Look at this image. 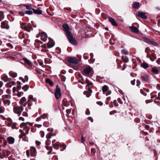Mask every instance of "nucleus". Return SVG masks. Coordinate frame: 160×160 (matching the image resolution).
I'll use <instances>...</instances> for the list:
<instances>
[{"label": "nucleus", "instance_id": "nucleus-34", "mask_svg": "<svg viewBox=\"0 0 160 160\" xmlns=\"http://www.w3.org/2000/svg\"><path fill=\"white\" fill-rule=\"evenodd\" d=\"M46 82L49 83V85L51 86L53 84V82L51 81L49 79H47L46 80Z\"/></svg>", "mask_w": 160, "mask_h": 160}, {"label": "nucleus", "instance_id": "nucleus-41", "mask_svg": "<svg viewBox=\"0 0 160 160\" xmlns=\"http://www.w3.org/2000/svg\"><path fill=\"white\" fill-rule=\"evenodd\" d=\"M157 99H159L160 100V92L158 93V97L156 99L154 100V102L156 103H158L159 101H156Z\"/></svg>", "mask_w": 160, "mask_h": 160}, {"label": "nucleus", "instance_id": "nucleus-50", "mask_svg": "<svg viewBox=\"0 0 160 160\" xmlns=\"http://www.w3.org/2000/svg\"><path fill=\"white\" fill-rule=\"evenodd\" d=\"M40 134L41 135L42 137L43 138L44 136V132L43 131H41L40 132Z\"/></svg>", "mask_w": 160, "mask_h": 160}, {"label": "nucleus", "instance_id": "nucleus-30", "mask_svg": "<svg viewBox=\"0 0 160 160\" xmlns=\"http://www.w3.org/2000/svg\"><path fill=\"white\" fill-rule=\"evenodd\" d=\"M45 148L47 150L49 151L47 152V154H50L52 152V148L48 146H46Z\"/></svg>", "mask_w": 160, "mask_h": 160}, {"label": "nucleus", "instance_id": "nucleus-47", "mask_svg": "<svg viewBox=\"0 0 160 160\" xmlns=\"http://www.w3.org/2000/svg\"><path fill=\"white\" fill-rule=\"evenodd\" d=\"M141 84V82L139 80H137L136 81V85L137 86L139 87V88H140L139 86Z\"/></svg>", "mask_w": 160, "mask_h": 160}, {"label": "nucleus", "instance_id": "nucleus-64", "mask_svg": "<svg viewBox=\"0 0 160 160\" xmlns=\"http://www.w3.org/2000/svg\"><path fill=\"white\" fill-rule=\"evenodd\" d=\"M86 113L87 115H89L90 114V112L89 111V109H87V112H86Z\"/></svg>", "mask_w": 160, "mask_h": 160}, {"label": "nucleus", "instance_id": "nucleus-53", "mask_svg": "<svg viewBox=\"0 0 160 160\" xmlns=\"http://www.w3.org/2000/svg\"><path fill=\"white\" fill-rule=\"evenodd\" d=\"M19 120L20 121H24V119L22 117H20L19 118Z\"/></svg>", "mask_w": 160, "mask_h": 160}, {"label": "nucleus", "instance_id": "nucleus-20", "mask_svg": "<svg viewBox=\"0 0 160 160\" xmlns=\"http://www.w3.org/2000/svg\"><path fill=\"white\" fill-rule=\"evenodd\" d=\"M108 19L109 20V21L114 26H117L118 24L114 20V19L112 18L109 17L108 18Z\"/></svg>", "mask_w": 160, "mask_h": 160}, {"label": "nucleus", "instance_id": "nucleus-52", "mask_svg": "<svg viewBox=\"0 0 160 160\" xmlns=\"http://www.w3.org/2000/svg\"><path fill=\"white\" fill-rule=\"evenodd\" d=\"M135 79H134L131 82V83L132 85H135Z\"/></svg>", "mask_w": 160, "mask_h": 160}, {"label": "nucleus", "instance_id": "nucleus-36", "mask_svg": "<svg viewBox=\"0 0 160 160\" xmlns=\"http://www.w3.org/2000/svg\"><path fill=\"white\" fill-rule=\"evenodd\" d=\"M5 108L3 106H0V113H2L4 112Z\"/></svg>", "mask_w": 160, "mask_h": 160}, {"label": "nucleus", "instance_id": "nucleus-26", "mask_svg": "<svg viewBox=\"0 0 160 160\" xmlns=\"http://www.w3.org/2000/svg\"><path fill=\"white\" fill-rule=\"evenodd\" d=\"M19 79L22 80V82H27L28 80V77L27 76H25L24 77V78L22 77H20L19 78Z\"/></svg>", "mask_w": 160, "mask_h": 160}, {"label": "nucleus", "instance_id": "nucleus-63", "mask_svg": "<svg viewBox=\"0 0 160 160\" xmlns=\"http://www.w3.org/2000/svg\"><path fill=\"white\" fill-rule=\"evenodd\" d=\"M152 57L154 59H155L156 58V56L154 53H152Z\"/></svg>", "mask_w": 160, "mask_h": 160}, {"label": "nucleus", "instance_id": "nucleus-45", "mask_svg": "<svg viewBox=\"0 0 160 160\" xmlns=\"http://www.w3.org/2000/svg\"><path fill=\"white\" fill-rule=\"evenodd\" d=\"M41 47L43 48L47 49V48H48L47 47V44H44L41 46Z\"/></svg>", "mask_w": 160, "mask_h": 160}, {"label": "nucleus", "instance_id": "nucleus-12", "mask_svg": "<svg viewBox=\"0 0 160 160\" xmlns=\"http://www.w3.org/2000/svg\"><path fill=\"white\" fill-rule=\"evenodd\" d=\"M1 27L2 28L9 29V25L4 21L2 22L1 23Z\"/></svg>", "mask_w": 160, "mask_h": 160}, {"label": "nucleus", "instance_id": "nucleus-7", "mask_svg": "<svg viewBox=\"0 0 160 160\" xmlns=\"http://www.w3.org/2000/svg\"><path fill=\"white\" fill-rule=\"evenodd\" d=\"M68 60L70 63L77 64L78 63V60L76 58L68 57Z\"/></svg>", "mask_w": 160, "mask_h": 160}, {"label": "nucleus", "instance_id": "nucleus-1", "mask_svg": "<svg viewBox=\"0 0 160 160\" xmlns=\"http://www.w3.org/2000/svg\"><path fill=\"white\" fill-rule=\"evenodd\" d=\"M62 27L66 32V35L69 42L74 45L77 44V42L73 37L72 33L69 31V28L68 25L65 24L63 25Z\"/></svg>", "mask_w": 160, "mask_h": 160}, {"label": "nucleus", "instance_id": "nucleus-14", "mask_svg": "<svg viewBox=\"0 0 160 160\" xmlns=\"http://www.w3.org/2000/svg\"><path fill=\"white\" fill-rule=\"evenodd\" d=\"M17 92H18L17 95L18 97H21L23 94V92L21 90V87H17Z\"/></svg>", "mask_w": 160, "mask_h": 160}, {"label": "nucleus", "instance_id": "nucleus-22", "mask_svg": "<svg viewBox=\"0 0 160 160\" xmlns=\"http://www.w3.org/2000/svg\"><path fill=\"white\" fill-rule=\"evenodd\" d=\"M34 13L36 14H42V11L40 10L39 9H37L35 10L34 9H32Z\"/></svg>", "mask_w": 160, "mask_h": 160}, {"label": "nucleus", "instance_id": "nucleus-28", "mask_svg": "<svg viewBox=\"0 0 160 160\" xmlns=\"http://www.w3.org/2000/svg\"><path fill=\"white\" fill-rule=\"evenodd\" d=\"M139 5V3L138 2H134L132 4V7L134 8H138Z\"/></svg>", "mask_w": 160, "mask_h": 160}, {"label": "nucleus", "instance_id": "nucleus-17", "mask_svg": "<svg viewBox=\"0 0 160 160\" xmlns=\"http://www.w3.org/2000/svg\"><path fill=\"white\" fill-rule=\"evenodd\" d=\"M92 91L91 89L88 88V91H85L84 92V94L86 95V96L87 97H89L92 93Z\"/></svg>", "mask_w": 160, "mask_h": 160}, {"label": "nucleus", "instance_id": "nucleus-44", "mask_svg": "<svg viewBox=\"0 0 160 160\" xmlns=\"http://www.w3.org/2000/svg\"><path fill=\"white\" fill-rule=\"evenodd\" d=\"M26 26L24 23H22L21 24V28L22 29H24Z\"/></svg>", "mask_w": 160, "mask_h": 160}, {"label": "nucleus", "instance_id": "nucleus-48", "mask_svg": "<svg viewBox=\"0 0 160 160\" xmlns=\"http://www.w3.org/2000/svg\"><path fill=\"white\" fill-rule=\"evenodd\" d=\"M50 144V141L49 140H47L45 142V144L46 145H49Z\"/></svg>", "mask_w": 160, "mask_h": 160}, {"label": "nucleus", "instance_id": "nucleus-4", "mask_svg": "<svg viewBox=\"0 0 160 160\" xmlns=\"http://www.w3.org/2000/svg\"><path fill=\"white\" fill-rule=\"evenodd\" d=\"M28 129L27 131H26L25 130H19V131L21 132V134L19 135V137L20 138H22L23 140H25V138H26V135L28 133L29 128H28Z\"/></svg>", "mask_w": 160, "mask_h": 160}, {"label": "nucleus", "instance_id": "nucleus-35", "mask_svg": "<svg viewBox=\"0 0 160 160\" xmlns=\"http://www.w3.org/2000/svg\"><path fill=\"white\" fill-rule=\"evenodd\" d=\"M29 87V85H26L22 87V89L24 91H26L28 88Z\"/></svg>", "mask_w": 160, "mask_h": 160}, {"label": "nucleus", "instance_id": "nucleus-38", "mask_svg": "<svg viewBox=\"0 0 160 160\" xmlns=\"http://www.w3.org/2000/svg\"><path fill=\"white\" fill-rule=\"evenodd\" d=\"M53 147L54 148L56 149H58L59 148V146L57 143H55L53 145Z\"/></svg>", "mask_w": 160, "mask_h": 160}, {"label": "nucleus", "instance_id": "nucleus-18", "mask_svg": "<svg viewBox=\"0 0 160 160\" xmlns=\"http://www.w3.org/2000/svg\"><path fill=\"white\" fill-rule=\"evenodd\" d=\"M129 28L134 32L136 33H138L139 32V30L135 26H129Z\"/></svg>", "mask_w": 160, "mask_h": 160}, {"label": "nucleus", "instance_id": "nucleus-25", "mask_svg": "<svg viewBox=\"0 0 160 160\" xmlns=\"http://www.w3.org/2000/svg\"><path fill=\"white\" fill-rule=\"evenodd\" d=\"M30 151L31 152V155H34V154L36 152V148L34 147H31Z\"/></svg>", "mask_w": 160, "mask_h": 160}, {"label": "nucleus", "instance_id": "nucleus-40", "mask_svg": "<svg viewBox=\"0 0 160 160\" xmlns=\"http://www.w3.org/2000/svg\"><path fill=\"white\" fill-rule=\"evenodd\" d=\"M24 29L28 32H30L31 31V28L26 26Z\"/></svg>", "mask_w": 160, "mask_h": 160}, {"label": "nucleus", "instance_id": "nucleus-59", "mask_svg": "<svg viewBox=\"0 0 160 160\" xmlns=\"http://www.w3.org/2000/svg\"><path fill=\"white\" fill-rule=\"evenodd\" d=\"M36 143L37 145H39L41 144V142L37 140L36 141Z\"/></svg>", "mask_w": 160, "mask_h": 160}, {"label": "nucleus", "instance_id": "nucleus-13", "mask_svg": "<svg viewBox=\"0 0 160 160\" xmlns=\"http://www.w3.org/2000/svg\"><path fill=\"white\" fill-rule=\"evenodd\" d=\"M7 140L8 143L10 144H13L15 142L14 138L12 137H9L7 138Z\"/></svg>", "mask_w": 160, "mask_h": 160}, {"label": "nucleus", "instance_id": "nucleus-15", "mask_svg": "<svg viewBox=\"0 0 160 160\" xmlns=\"http://www.w3.org/2000/svg\"><path fill=\"white\" fill-rule=\"evenodd\" d=\"M91 68L90 67H89L86 68L83 70L84 75H88L91 71Z\"/></svg>", "mask_w": 160, "mask_h": 160}, {"label": "nucleus", "instance_id": "nucleus-51", "mask_svg": "<svg viewBox=\"0 0 160 160\" xmlns=\"http://www.w3.org/2000/svg\"><path fill=\"white\" fill-rule=\"evenodd\" d=\"M3 18L4 16L3 14L2 13H0V21H2Z\"/></svg>", "mask_w": 160, "mask_h": 160}, {"label": "nucleus", "instance_id": "nucleus-8", "mask_svg": "<svg viewBox=\"0 0 160 160\" xmlns=\"http://www.w3.org/2000/svg\"><path fill=\"white\" fill-rule=\"evenodd\" d=\"M143 40L145 42H146L150 45H152L154 46H157V43H156L151 40H150L149 39L147 38H144Z\"/></svg>", "mask_w": 160, "mask_h": 160}, {"label": "nucleus", "instance_id": "nucleus-16", "mask_svg": "<svg viewBox=\"0 0 160 160\" xmlns=\"http://www.w3.org/2000/svg\"><path fill=\"white\" fill-rule=\"evenodd\" d=\"M143 89L144 91H146L148 93V96L146 98V99L147 100H150L152 98V96H151L150 93H149V90L147 89H145L144 88H143Z\"/></svg>", "mask_w": 160, "mask_h": 160}, {"label": "nucleus", "instance_id": "nucleus-55", "mask_svg": "<svg viewBox=\"0 0 160 160\" xmlns=\"http://www.w3.org/2000/svg\"><path fill=\"white\" fill-rule=\"evenodd\" d=\"M81 139L82 142L83 143L85 141V139L83 136H82Z\"/></svg>", "mask_w": 160, "mask_h": 160}, {"label": "nucleus", "instance_id": "nucleus-32", "mask_svg": "<svg viewBox=\"0 0 160 160\" xmlns=\"http://www.w3.org/2000/svg\"><path fill=\"white\" fill-rule=\"evenodd\" d=\"M142 67L144 68H147L148 67V64L144 62L141 64Z\"/></svg>", "mask_w": 160, "mask_h": 160}, {"label": "nucleus", "instance_id": "nucleus-54", "mask_svg": "<svg viewBox=\"0 0 160 160\" xmlns=\"http://www.w3.org/2000/svg\"><path fill=\"white\" fill-rule=\"evenodd\" d=\"M34 126H35V127H38V128H39L41 127L42 126V125H41V124H35L34 125Z\"/></svg>", "mask_w": 160, "mask_h": 160}, {"label": "nucleus", "instance_id": "nucleus-61", "mask_svg": "<svg viewBox=\"0 0 160 160\" xmlns=\"http://www.w3.org/2000/svg\"><path fill=\"white\" fill-rule=\"evenodd\" d=\"M22 115L25 117L28 116V113L26 112H23Z\"/></svg>", "mask_w": 160, "mask_h": 160}, {"label": "nucleus", "instance_id": "nucleus-49", "mask_svg": "<svg viewBox=\"0 0 160 160\" xmlns=\"http://www.w3.org/2000/svg\"><path fill=\"white\" fill-rule=\"evenodd\" d=\"M26 153L27 156L28 157H29L30 155L29 150H27L26 151Z\"/></svg>", "mask_w": 160, "mask_h": 160}, {"label": "nucleus", "instance_id": "nucleus-29", "mask_svg": "<svg viewBox=\"0 0 160 160\" xmlns=\"http://www.w3.org/2000/svg\"><path fill=\"white\" fill-rule=\"evenodd\" d=\"M30 101H34V99L32 96H30L29 99L28 100V105L30 106H31L32 105V103H30Z\"/></svg>", "mask_w": 160, "mask_h": 160}, {"label": "nucleus", "instance_id": "nucleus-57", "mask_svg": "<svg viewBox=\"0 0 160 160\" xmlns=\"http://www.w3.org/2000/svg\"><path fill=\"white\" fill-rule=\"evenodd\" d=\"M47 131H51L52 132H53V131H54V130L52 128H48L47 129Z\"/></svg>", "mask_w": 160, "mask_h": 160}, {"label": "nucleus", "instance_id": "nucleus-42", "mask_svg": "<svg viewBox=\"0 0 160 160\" xmlns=\"http://www.w3.org/2000/svg\"><path fill=\"white\" fill-rule=\"evenodd\" d=\"M52 136V133H48L46 136L47 138L50 139L51 138Z\"/></svg>", "mask_w": 160, "mask_h": 160}, {"label": "nucleus", "instance_id": "nucleus-58", "mask_svg": "<svg viewBox=\"0 0 160 160\" xmlns=\"http://www.w3.org/2000/svg\"><path fill=\"white\" fill-rule=\"evenodd\" d=\"M47 116V115L46 114H43L41 118L43 119H45Z\"/></svg>", "mask_w": 160, "mask_h": 160}, {"label": "nucleus", "instance_id": "nucleus-39", "mask_svg": "<svg viewBox=\"0 0 160 160\" xmlns=\"http://www.w3.org/2000/svg\"><path fill=\"white\" fill-rule=\"evenodd\" d=\"M12 86V84L11 82L7 83L6 85V86L7 88H11Z\"/></svg>", "mask_w": 160, "mask_h": 160}, {"label": "nucleus", "instance_id": "nucleus-6", "mask_svg": "<svg viewBox=\"0 0 160 160\" xmlns=\"http://www.w3.org/2000/svg\"><path fill=\"white\" fill-rule=\"evenodd\" d=\"M27 125H29L30 126L32 125V124L30 122H28L26 123L23 122L20 124V127L21 128H23V130H25L27 131L28 128H29V129H30V128L27 126Z\"/></svg>", "mask_w": 160, "mask_h": 160}, {"label": "nucleus", "instance_id": "nucleus-21", "mask_svg": "<svg viewBox=\"0 0 160 160\" xmlns=\"http://www.w3.org/2000/svg\"><path fill=\"white\" fill-rule=\"evenodd\" d=\"M9 75L10 76L13 78H15L17 76V73L13 71H10L9 72Z\"/></svg>", "mask_w": 160, "mask_h": 160}, {"label": "nucleus", "instance_id": "nucleus-5", "mask_svg": "<svg viewBox=\"0 0 160 160\" xmlns=\"http://www.w3.org/2000/svg\"><path fill=\"white\" fill-rule=\"evenodd\" d=\"M55 96L57 99H59L61 96V89L58 85H57L55 90Z\"/></svg>", "mask_w": 160, "mask_h": 160}, {"label": "nucleus", "instance_id": "nucleus-24", "mask_svg": "<svg viewBox=\"0 0 160 160\" xmlns=\"http://www.w3.org/2000/svg\"><path fill=\"white\" fill-rule=\"evenodd\" d=\"M141 80L143 81H147L148 80V76L147 75L141 76Z\"/></svg>", "mask_w": 160, "mask_h": 160}, {"label": "nucleus", "instance_id": "nucleus-3", "mask_svg": "<svg viewBox=\"0 0 160 160\" xmlns=\"http://www.w3.org/2000/svg\"><path fill=\"white\" fill-rule=\"evenodd\" d=\"M11 96L9 95H6L3 98V102L4 104L8 106L11 103Z\"/></svg>", "mask_w": 160, "mask_h": 160}, {"label": "nucleus", "instance_id": "nucleus-62", "mask_svg": "<svg viewBox=\"0 0 160 160\" xmlns=\"http://www.w3.org/2000/svg\"><path fill=\"white\" fill-rule=\"evenodd\" d=\"M118 101L120 103L122 104L123 103L122 101L121 100V99L119 98H118Z\"/></svg>", "mask_w": 160, "mask_h": 160}, {"label": "nucleus", "instance_id": "nucleus-37", "mask_svg": "<svg viewBox=\"0 0 160 160\" xmlns=\"http://www.w3.org/2000/svg\"><path fill=\"white\" fill-rule=\"evenodd\" d=\"M8 126H11L12 128H15L16 126V125L15 123H11L10 124V125H8Z\"/></svg>", "mask_w": 160, "mask_h": 160}, {"label": "nucleus", "instance_id": "nucleus-23", "mask_svg": "<svg viewBox=\"0 0 160 160\" xmlns=\"http://www.w3.org/2000/svg\"><path fill=\"white\" fill-rule=\"evenodd\" d=\"M54 45L52 41H50L47 43V47L48 48H51Z\"/></svg>", "mask_w": 160, "mask_h": 160}, {"label": "nucleus", "instance_id": "nucleus-2", "mask_svg": "<svg viewBox=\"0 0 160 160\" xmlns=\"http://www.w3.org/2000/svg\"><path fill=\"white\" fill-rule=\"evenodd\" d=\"M23 108L22 106H14L13 107L14 112L18 114V116H19L21 114L22 112L23 111Z\"/></svg>", "mask_w": 160, "mask_h": 160}, {"label": "nucleus", "instance_id": "nucleus-60", "mask_svg": "<svg viewBox=\"0 0 160 160\" xmlns=\"http://www.w3.org/2000/svg\"><path fill=\"white\" fill-rule=\"evenodd\" d=\"M17 88H16L15 87H14L13 88V93L15 92L16 91H17Z\"/></svg>", "mask_w": 160, "mask_h": 160}, {"label": "nucleus", "instance_id": "nucleus-19", "mask_svg": "<svg viewBox=\"0 0 160 160\" xmlns=\"http://www.w3.org/2000/svg\"><path fill=\"white\" fill-rule=\"evenodd\" d=\"M2 79L5 82H7L11 80V78H9L6 75L3 74L2 76Z\"/></svg>", "mask_w": 160, "mask_h": 160}, {"label": "nucleus", "instance_id": "nucleus-11", "mask_svg": "<svg viewBox=\"0 0 160 160\" xmlns=\"http://www.w3.org/2000/svg\"><path fill=\"white\" fill-rule=\"evenodd\" d=\"M138 17L144 19L147 18V17L145 15V13L144 12H138Z\"/></svg>", "mask_w": 160, "mask_h": 160}, {"label": "nucleus", "instance_id": "nucleus-10", "mask_svg": "<svg viewBox=\"0 0 160 160\" xmlns=\"http://www.w3.org/2000/svg\"><path fill=\"white\" fill-rule=\"evenodd\" d=\"M41 39L44 42H45L47 39V35L45 32H42L40 34Z\"/></svg>", "mask_w": 160, "mask_h": 160}, {"label": "nucleus", "instance_id": "nucleus-43", "mask_svg": "<svg viewBox=\"0 0 160 160\" xmlns=\"http://www.w3.org/2000/svg\"><path fill=\"white\" fill-rule=\"evenodd\" d=\"M122 54L125 55H127L128 54V52L125 49L122 50Z\"/></svg>", "mask_w": 160, "mask_h": 160}, {"label": "nucleus", "instance_id": "nucleus-31", "mask_svg": "<svg viewBox=\"0 0 160 160\" xmlns=\"http://www.w3.org/2000/svg\"><path fill=\"white\" fill-rule=\"evenodd\" d=\"M108 90V87L106 85H104L102 88V91L103 93L107 92Z\"/></svg>", "mask_w": 160, "mask_h": 160}, {"label": "nucleus", "instance_id": "nucleus-9", "mask_svg": "<svg viewBox=\"0 0 160 160\" xmlns=\"http://www.w3.org/2000/svg\"><path fill=\"white\" fill-rule=\"evenodd\" d=\"M27 100V99L24 97H23L22 98L20 102V103L23 106H25L27 104V102H26Z\"/></svg>", "mask_w": 160, "mask_h": 160}, {"label": "nucleus", "instance_id": "nucleus-27", "mask_svg": "<svg viewBox=\"0 0 160 160\" xmlns=\"http://www.w3.org/2000/svg\"><path fill=\"white\" fill-rule=\"evenodd\" d=\"M22 59L25 63L29 65H30L32 64V62L28 59L26 58H23Z\"/></svg>", "mask_w": 160, "mask_h": 160}, {"label": "nucleus", "instance_id": "nucleus-56", "mask_svg": "<svg viewBox=\"0 0 160 160\" xmlns=\"http://www.w3.org/2000/svg\"><path fill=\"white\" fill-rule=\"evenodd\" d=\"M41 51L42 52H47V51H48V50H47V49H46L42 48V49L41 50Z\"/></svg>", "mask_w": 160, "mask_h": 160}, {"label": "nucleus", "instance_id": "nucleus-46", "mask_svg": "<svg viewBox=\"0 0 160 160\" xmlns=\"http://www.w3.org/2000/svg\"><path fill=\"white\" fill-rule=\"evenodd\" d=\"M25 12L27 14L31 15L32 13V11L28 10L25 11Z\"/></svg>", "mask_w": 160, "mask_h": 160}, {"label": "nucleus", "instance_id": "nucleus-33", "mask_svg": "<svg viewBox=\"0 0 160 160\" xmlns=\"http://www.w3.org/2000/svg\"><path fill=\"white\" fill-rule=\"evenodd\" d=\"M152 72L155 74H157L158 72V70L156 68H152Z\"/></svg>", "mask_w": 160, "mask_h": 160}]
</instances>
